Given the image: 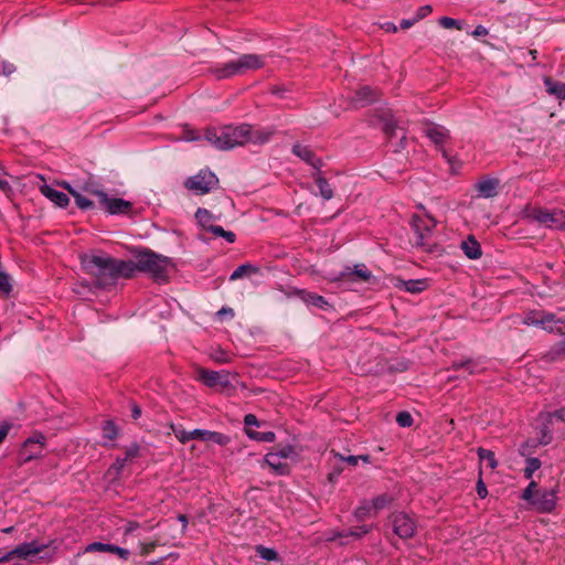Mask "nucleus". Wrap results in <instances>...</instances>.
<instances>
[{
	"label": "nucleus",
	"mask_w": 565,
	"mask_h": 565,
	"mask_svg": "<svg viewBox=\"0 0 565 565\" xmlns=\"http://www.w3.org/2000/svg\"><path fill=\"white\" fill-rule=\"evenodd\" d=\"M94 195L98 198L102 207L111 215L127 214L131 211L132 204L129 201L119 198H109L103 191H94Z\"/></svg>",
	"instance_id": "nucleus-10"
},
{
	"label": "nucleus",
	"mask_w": 565,
	"mask_h": 565,
	"mask_svg": "<svg viewBox=\"0 0 565 565\" xmlns=\"http://www.w3.org/2000/svg\"><path fill=\"white\" fill-rule=\"evenodd\" d=\"M499 180L493 178H486L478 181L475 185L478 196L490 199L498 194Z\"/></svg>",
	"instance_id": "nucleus-19"
},
{
	"label": "nucleus",
	"mask_w": 565,
	"mask_h": 565,
	"mask_svg": "<svg viewBox=\"0 0 565 565\" xmlns=\"http://www.w3.org/2000/svg\"><path fill=\"white\" fill-rule=\"evenodd\" d=\"M479 459L486 460L491 469H495L498 466V461L495 459L494 452L484 448L478 449Z\"/></svg>",
	"instance_id": "nucleus-38"
},
{
	"label": "nucleus",
	"mask_w": 565,
	"mask_h": 565,
	"mask_svg": "<svg viewBox=\"0 0 565 565\" xmlns=\"http://www.w3.org/2000/svg\"><path fill=\"white\" fill-rule=\"evenodd\" d=\"M258 271V268L256 266H253L250 264H243L239 265L230 276V280L234 281L237 279L243 278L244 276L248 274H256Z\"/></svg>",
	"instance_id": "nucleus-33"
},
{
	"label": "nucleus",
	"mask_w": 565,
	"mask_h": 565,
	"mask_svg": "<svg viewBox=\"0 0 565 565\" xmlns=\"http://www.w3.org/2000/svg\"><path fill=\"white\" fill-rule=\"evenodd\" d=\"M296 294L307 305H311L320 309H327L330 306L329 302L320 295L309 292L306 290H297Z\"/></svg>",
	"instance_id": "nucleus-23"
},
{
	"label": "nucleus",
	"mask_w": 565,
	"mask_h": 565,
	"mask_svg": "<svg viewBox=\"0 0 565 565\" xmlns=\"http://www.w3.org/2000/svg\"><path fill=\"white\" fill-rule=\"evenodd\" d=\"M397 286L411 294H419L428 287V282L425 279H411L402 281Z\"/></svg>",
	"instance_id": "nucleus-27"
},
{
	"label": "nucleus",
	"mask_w": 565,
	"mask_h": 565,
	"mask_svg": "<svg viewBox=\"0 0 565 565\" xmlns=\"http://www.w3.org/2000/svg\"><path fill=\"white\" fill-rule=\"evenodd\" d=\"M53 541L47 544H40L38 541L25 542L17 545L11 551L7 552L8 562L13 561L14 558H20L23 561H32V558L43 552L45 548L51 546Z\"/></svg>",
	"instance_id": "nucleus-8"
},
{
	"label": "nucleus",
	"mask_w": 565,
	"mask_h": 565,
	"mask_svg": "<svg viewBox=\"0 0 565 565\" xmlns=\"http://www.w3.org/2000/svg\"><path fill=\"white\" fill-rule=\"evenodd\" d=\"M476 490H477L479 498H481V499H484L488 495V490H487V487H486L481 476L479 477V480L477 482Z\"/></svg>",
	"instance_id": "nucleus-54"
},
{
	"label": "nucleus",
	"mask_w": 565,
	"mask_h": 565,
	"mask_svg": "<svg viewBox=\"0 0 565 565\" xmlns=\"http://www.w3.org/2000/svg\"><path fill=\"white\" fill-rule=\"evenodd\" d=\"M431 11H433V8L430 6H428V4L423 6V7L418 8L415 19L417 21H419V20L424 19L425 17H427L428 14H430Z\"/></svg>",
	"instance_id": "nucleus-53"
},
{
	"label": "nucleus",
	"mask_w": 565,
	"mask_h": 565,
	"mask_svg": "<svg viewBox=\"0 0 565 565\" xmlns=\"http://www.w3.org/2000/svg\"><path fill=\"white\" fill-rule=\"evenodd\" d=\"M556 489H542L536 491V495L529 501L533 509L541 513L552 512L557 502Z\"/></svg>",
	"instance_id": "nucleus-11"
},
{
	"label": "nucleus",
	"mask_w": 565,
	"mask_h": 565,
	"mask_svg": "<svg viewBox=\"0 0 565 565\" xmlns=\"http://www.w3.org/2000/svg\"><path fill=\"white\" fill-rule=\"evenodd\" d=\"M557 321L558 320L554 313L541 311L539 326H542L545 330L553 331L552 324Z\"/></svg>",
	"instance_id": "nucleus-36"
},
{
	"label": "nucleus",
	"mask_w": 565,
	"mask_h": 565,
	"mask_svg": "<svg viewBox=\"0 0 565 565\" xmlns=\"http://www.w3.org/2000/svg\"><path fill=\"white\" fill-rule=\"evenodd\" d=\"M9 430H10V425L9 424H4V425H2L0 427V444L7 437Z\"/></svg>",
	"instance_id": "nucleus-61"
},
{
	"label": "nucleus",
	"mask_w": 565,
	"mask_h": 565,
	"mask_svg": "<svg viewBox=\"0 0 565 565\" xmlns=\"http://www.w3.org/2000/svg\"><path fill=\"white\" fill-rule=\"evenodd\" d=\"M391 522L394 533L401 539H411L416 533V521L405 512L391 514Z\"/></svg>",
	"instance_id": "nucleus-9"
},
{
	"label": "nucleus",
	"mask_w": 565,
	"mask_h": 565,
	"mask_svg": "<svg viewBox=\"0 0 565 565\" xmlns=\"http://www.w3.org/2000/svg\"><path fill=\"white\" fill-rule=\"evenodd\" d=\"M292 153L311 166L317 172L320 171L323 166L322 160L317 158L315 152L307 146H302L300 143L294 145Z\"/></svg>",
	"instance_id": "nucleus-15"
},
{
	"label": "nucleus",
	"mask_w": 565,
	"mask_h": 565,
	"mask_svg": "<svg viewBox=\"0 0 565 565\" xmlns=\"http://www.w3.org/2000/svg\"><path fill=\"white\" fill-rule=\"evenodd\" d=\"M244 424H245L246 428H250L252 426H258L259 425L257 417L255 415H253V414L245 415Z\"/></svg>",
	"instance_id": "nucleus-56"
},
{
	"label": "nucleus",
	"mask_w": 565,
	"mask_h": 565,
	"mask_svg": "<svg viewBox=\"0 0 565 565\" xmlns=\"http://www.w3.org/2000/svg\"><path fill=\"white\" fill-rule=\"evenodd\" d=\"M139 546H140V554L142 556H146V555H148L149 553H151L156 548L157 542H148V543L141 542L139 544Z\"/></svg>",
	"instance_id": "nucleus-52"
},
{
	"label": "nucleus",
	"mask_w": 565,
	"mask_h": 565,
	"mask_svg": "<svg viewBox=\"0 0 565 565\" xmlns=\"http://www.w3.org/2000/svg\"><path fill=\"white\" fill-rule=\"evenodd\" d=\"M131 277L136 271H143L148 273L156 281L162 282L168 280V269L171 266V260L166 256L146 249L136 256L135 262L131 260Z\"/></svg>",
	"instance_id": "nucleus-4"
},
{
	"label": "nucleus",
	"mask_w": 565,
	"mask_h": 565,
	"mask_svg": "<svg viewBox=\"0 0 565 565\" xmlns=\"http://www.w3.org/2000/svg\"><path fill=\"white\" fill-rule=\"evenodd\" d=\"M209 232L215 236L225 238V241L228 243H234L236 239L235 233H233L231 231H225L220 225L209 226Z\"/></svg>",
	"instance_id": "nucleus-34"
},
{
	"label": "nucleus",
	"mask_w": 565,
	"mask_h": 565,
	"mask_svg": "<svg viewBox=\"0 0 565 565\" xmlns=\"http://www.w3.org/2000/svg\"><path fill=\"white\" fill-rule=\"evenodd\" d=\"M541 467V461L539 458H527L526 459V466H525V469H524V477L526 479H532L533 477V473L539 470Z\"/></svg>",
	"instance_id": "nucleus-42"
},
{
	"label": "nucleus",
	"mask_w": 565,
	"mask_h": 565,
	"mask_svg": "<svg viewBox=\"0 0 565 565\" xmlns=\"http://www.w3.org/2000/svg\"><path fill=\"white\" fill-rule=\"evenodd\" d=\"M271 451L274 454H277V456L280 457L282 460L291 458L296 454L294 446L289 444L277 445Z\"/></svg>",
	"instance_id": "nucleus-37"
},
{
	"label": "nucleus",
	"mask_w": 565,
	"mask_h": 565,
	"mask_svg": "<svg viewBox=\"0 0 565 565\" xmlns=\"http://www.w3.org/2000/svg\"><path fill=\"white\" fill-rule=\"evenodd\" d=\"M274 134L275 130L271 128L254 130L249 125L243 124L239 126L209 128L205 131L204 138L220 150H230L248 142L254 145L266 143Z\"/></svg>",
	"instance_id": "nucleus-1"
},
{
	"label": "nucleus",
	"mask_w": 565,
	"mask_h": 565,
	"mask_svg": "<svg viewBox=\"0 0 565 565\" xmlns=\"http://www.w3.org/2000/svg\"><path fill=\"white\" fill-rule=\"evenodd\" d=\"M375 514L371 501H363L354 511V515L359 521L366 520Z\"/></svg>",
	"instance_id": "nucleus-29"
},
{
	"label": "nucleus",
	"mask_w": 565,
	"mask_h": 565,
	"mask_svg": "<svg viewBox=\"0 0 565 565\" xmlns=\"http://www.w3.org/2000/svg\"><path fill=\"white\" fill-rule=\"evenodd\" d=\"M537 483L535 481H531L529 483V486L524 489L521 498L524 500V501H530L532 500L535 495H536V491H537Z\"/></svg>",
	"instance_id": "nucleus-44"
},
{
	"label": "nucleus",
	"mask_w": 565,
	"mask_h": 565,
	"mask_svg": "<svg viewBox=\"0 0 565 565\" xmlns=\"http://www.w3.org/2000/svg\"><path fill=\"white\" fill-rule=\"evenodd\" d=\"M392 501H393V498L388 494H381V495H377L376 498H374L371 501L372 505L374 508V513H376L377 511L390 505Z\"/></svg>",
	"instance_id": "nucleus-40"
},
{
	"label": "nucleus",
	"mask_w": 565,
	"mask_h": 565,
	"mask_svg": "<svg viewBox=\"0 0 565 565\" xmlns=\"http://www.w3.org/2000/svg\"><path fill=\"white\" fill-rule=\"evenodd\" d=\"M45 437L42 434H36L28 438L20 450V458L26 462L42 455Z\"/></svg>",
	"instance_id": "nucleus-13"
},
{
	"label": "nucleus",
	"mask_w": 565,
	"mask_h": 565,
	"mask_svg": "<svg viewBox=\"0 0 565 565\" xmlns=\"http://www.w3.org/2000/svg\"><path fill=\"white\" fill-rule=\"evenodd\" d=\"M85 273L92 276L99 288L116 284L118 278H130L131 260L117 259L106 254H86L81 256Z\"/></svg>",
	"instance_id": "nucleus-2"
},
{
	"label": "nucleus",
	"mask_w": 565,
	"mask_h": 565,
	"mask_svg": "<svg viewBox=\"0 0 565 565\" xmlns=\"http://www.w3.org/2000/svg\"><path fill=\"white\" fill-rule=\"evenodd\" d=\"M139 452V446L137 444L130 445L125 452V457L122 458V462L130 461L131 459L136 458Z\"/></svg>",
	"instance_id": "nucleus-48"
},
{
	"label": "nucleus",
	"mask_w": 565,
	"mask_h": 565,
	"mask_svg": "<svg viewBox=\"0 0 565 565\" xmlns=\"http://www.w3.org/2000/svg\"><path fill=\"white\" fill-rule=\"evenodd\" d=\"M546 422L552 423L553 419L565 423V407H561L554 412L546 413Z\"/></svg>",
	"instance_id": "nucleus-46"
},
{
	"label": "nucleus",
	"mask_w": 565,
	"mask_h": 565,
	"mask_svg": "<svg viewBox=\"0 0 565 565\" xmlns=\"http://www.w3.org/2000/svg\"><path fill=\"white\" fill-rule=\"evenodd\" d=\"M478 363L477 361L472 359L467 360H460L452 362L450 370L459 371V370H466L468 374H475L477 372Z\"/></svg>",
	"instance_id": "nucleus-30"
},
{
	"label": "nucleus",
	"mask_w": 565,
	"mask_h": 565,
	"mask_svg": "<svg viewBox=\"0 0 565 565\" xmlns=\"http://www.w3.org/2000/svg\"><path fill=\"white\" fill-rule=\"evenodd\" d=\"M436 227V221L429 215H414L412 218V228L415 234V245L430 250V237L434 228Z\"/></svg>",
	"instance_id": "nucleus-5"
},
{
	"label": "nucleus",
	"mask_w": 565,
	"mask_h": 565,
	"mask_svg": "<svg viewBox=\"0 0 565 565\" xmlns=\"http://www.w3.org/2000/svg\"><path fill=\"white\" fill-rule=\"evenodd\" d=\"M460 246L465 255L470 259H478L482 255L481 246L472 235L462 241Z\"/></svg>",
	"instance_id": "nucleus-22"
},
{
	"label": "nucleus",
	"mask_w": 565,
	"mask_h": 565,
	"mask_svg": "<svg viewBox=\"0 0 565 565\" xmlns=\"http://www.w3.org/2000/svg\"><path fill=\"white\" fill-rule=\"evenodd\" d=\"M11 290V277L6 271L0 270V291L9 295Z\"/></svg>",
	"instance_id": "nucleus-43"
},
{
	"label": "nucleus",
	"mask_w": 565,
	"mask_h": 565,
	"mask_svg": "<svg viewBox=\"0 0 565 565\" xmlns=\"http://www.w3.org/2000/svg\"><path fill=\"white\" fill-rule=\"evenodd\" d=\"M92 552H107L116 554L121 559H128L130 552L126 548H122L120 546L114 545V544H107L102 542H93L88 544L84 548V553H92Z\"/></svg>",
	"instance_id": "nucleus-16"
},
{
	"label": "nucleus",
	"mask_w": 565,
	"mask_h": 565,
	"mask_svg": "<svg viewBox=\"0 0 565 565\" xmlns=\"http://www.w3.org/2000/svg\"><path fill=\"white\" fill-rule=\"evenodd\" d=\"M265 462L277 473V475H287L289 472L288 465L285 460H282L280 457L277 456V454H274L273 451H269L265 456Z\"/></svg>",
	"instance_id": "nucleus-24"
},
{
	"label": "nucleus",
	"mask_w": 565,
	"mask_h": 565,
	"mask_svg": "<svg viewBox=\"0 0 565 565\" xmlns=\"http://www.w3.org/2000/svg\"><path fill=\"white\" fill-rule=\"evenodd\" d=\"M527 217L552 230H565V211L542 207L532 209Z\"/></svg>",
	"instance_id": "nucleus-6"
},
{
	"label": "nucleus",
	"mask_w": 565,
	"mask_h": 565,
	"mask_svg": "<svg viewBox=\"0 0 565 565\" xmlns=\"http://www.w3.org/2000/svg\"><path fill=\"white\" fill-rule=\"evenodd\" d=\"M396 422L401 427H409L413 425V417L408 412H399Z\"/></svg>",
	"instance_id": "nucleus-45"
},
{
	"label": "nucleus",
	"mask_w": 565,
	"mask_h": 565,
	"mask_svg": "<svg viewBox=\"0 0 565 565\" xmlns=\"http://www.w3.org/2000/svg\"><path fill=\"white\" fill-rule=\"evenodd\" d=\"M216 316L220 319H223L224 317L233 318L234 317V310L232 308L223 307L216 312Z\"/></svg>",
	"instance_id": "nucleus-58"
},
{
	"label": "nucleus",
	"mask_w": 565,
	"mask_h": 565,
	"mask_svg": "<svg viewBox=\"0 0 565 565\" xmlns=\"http://www.w3.org/2000/svg\"><path fill=\"white\" fill-rule=\"evenodd\" d=\"M489 31L487 28H484L483 25H478L476 26V29L472 31V35L475 38H480V36H486L488 35Z\"/></svg>",
	"instance_id": "nucleus-59"
},
{
	"label": "nucleus",
	"mask_w": 565,
	"mask_h": 565,
	"mask_svg": "<svg viewBox=\"0 0 565 565\" xmlns=\"http://www.w3.org/2000/svg\"><path fill=\"white\" fill-rule=\"evenodd\" d=\"M63 186L74 198L76 205L81 210H89V209H92L94 206L93 201H90L87 198L83 196L79 192H77L75 189H73L70 184L64 182Z\"/></svg>",
	"instance_id": "nucleus-28"
},
{
	"label": "nucleus",
	"mask_w": 565,
	"mask_h": 565,
	"mask_svg": "<svg viewBox=\"0 0 565 565\" xmlns=\"http://www.w3.org/2000/svg\"><path fill=\"white\" fill-rule=\"evenodd\" d=\"M171 429L175 436V438L181 443L185 444L192 439H198L204 441L206 437L207 430L205 429H193L191 431H188L183 429L181 426H174L171 425Z\"/></svg>",
	"instance_id": "nucleus-20"
},
{
	"label": "nucleus",
	"mask_w": 565,
	"mask_h": 565,
	"mask_svg": "<svg viewBox=\"0 0 565 565\" xmlns=\"http://www.w3.org/2000/svg\"><path fill=\"white\" fill-rule=\"evenodd\" d=\"M377 99V92L370 86H362L355 90L352 97V105L354 107H364Z\"/></svg>",
	"instance_id": "nucleus-18"
},
{
	"label": "nucleus",
	"mask_w": 565,
	"mask_h": 565,
	"mask_svg": "<svg viewBox=\"0 0 565 565\" xmlns=\"http://www.w3.org/2000/svg\"><path fill=\"white\" fill-rule=\"evenodd\" d=\"M102 433L105 439L114 440L118 435V429L114 422L106 420L102 426Z\"/></svg>",
	"instance_id": "nucleus-35"
},
{
	"label": "nucleus",
	"mask_w": 565,
	"mask_h": 565,
	"mask_svg": "<svg viewBox=\"0 0 565 565\" xmlns=\"http://www.w3.org/2000/svg\"><path fill=\"white\" fill-rule=\"evenodd\" d=\"M424 134L441 150L443 157L449 163H452V159L450 158L448 152L443 148L444 143L450 137L449 130L446 129L444 126L430 124L424 128Z\"/></svg>",
	"instance_id": "nucleus-12"
},
{
	"label": "nucleus",
	"mask_w": 565,
	"mask_h": 565,
	"mask_svg": "<svg viewBox=\"0 0 565 565\" xmlns=\"http://www.w3.org/2000/svg\"><path fill=\"white\" fill-rule=\"evenodd\" d=\"M41 193L58 207H66L70 203L67 194L47 184L40 188Z\"/></svg>",
	"instance_id": "nucleus-21"
},
{
	"label": "nucleus",
	"mask_w": 565,
	"mask_h": 565,
	"mask_svg": "<svg viewBox=\"0 0 565 565\" xmlns=\"http://www.w3.org/2000/svg\"><path fill=\"white\" fill-rule=\"evenodd\" d=\"M340 278L344 281H369L372 278V273L364 264H359L354 266L353 270L348 267L341 273Z\"/></svg>",
	"instance_id": "nucleus-17"
},
{
	"label": "nucleus",
	"mask_w": 565,
	"mask_h": 565,
	"mask_svg": "<svg viewBox=\"0 0 565 565\" xmlns=\"http://www.w3.org/2000/svg\"><path fill=\"white\" fill-rule=\"evenodd\" d=\"M342 460L347 461L351 466H356L360 460L364 462H370V457L366 456H348V457H341Z\"/></svg>",
	"instance_id": "nucleus-51"
},
{
	"label": "nucleus",
	"mask_w": 565,
	"mask_h": 565,
	"mask_svg": "<svg viewBox=\"0 0 565 565\" xmlns=\"http://www.w3.org/2000/svg\"><path fill=\"white\" fill-rule=\"evenodd\" d=\"M199 379L207 386L215 387L217 385L222 387H228L231 385L228 380V373L225 371H210L200 367L198 370Z\"/></svg>",
	"instance_id": "nucleus-14"
},
{
	"label": "nucleus",
	"mask_w": 565,
	"mask_h": 565,
	"mask_svg": "<svg viewBox=\"0 0 565 565\" xmlns=\"http://www.w3.org/2000/svg\"><path fill=\"white\" fill-rule=\"evenodd\" d=\"M7 172L4 171L3 167L0 164V190L4 193L9 192L11 190L10 183L6 179Z\"/></svg>",
	"instance_id": "nucleus-50"
},
{
	"label": "nucleus",
	"mask_w": 565,
	"mask_h": 565,
	"mask_svg": "<svg viewBox=\"0 0 565 565\" xmlns=\"http://www.w3.org/2000/svg\"><path fill=\"white\" fill-rule=\"evenodd\" d=\"M131 412H132V414H131L132 418H135V419H138L141 416V409L137 404L132 405Z\"/></svg>",
	"instance_id": "nucleus-64"
},
{
	"label": "nucleus",
	"mask_w": 565,
	"mask_h": 565,
	"mask_svg": "<svg viewBox=\"0 0 565 565\" xmlns=\"http://www.w3.org/2000/svg\"><path fill=\"white\" fill-rule=\"evenodd\" d=\"M541 311H530L525 315L523 323L526 326H539Z\"/></svg>",
	"instance_id": "nucleus-47"
},
{
	"label": "nucleus",
	"mask_w": 565,
	"mask_h": 565,
	"mask_svg": "<svg viewBox=\"0 0 565 565\" xmlns=\"http://www.w3.org/2000/svg\"><path fill=\"white\" fill-rule=\"evenodd\" d=\"M204 441H213L220 446H225L228 444L230 438L222 433L207 430Z\"/></svg>",
	"instance_id": "nucleus-39"
},
{
	"label": "nucleus",
	"mask_w": 565,
	"mask_h": 565,
	"mask_svg": "<svg viewBox=\"0 0 565 565\" xmlns=\"http://www.w3.org/2000/svg\"><path fill=\"white\" fill-rule=\"evenodd\" d=\"M370 531H371L370 525H362V526H359V527L352 530L350 532V535L355 536V537H361V536L367 534Z\"/></svg>",
	"instance_id": "nucleus-55"
},
{
	"label": "nucleus",
	"mask_w": 565,
	"mask_h": 565,
	"mask_svg": "<svg viewBox=\"0 0 565 565\" xmlns=\"http://www.w3.org/2000/svg\"><path fill=\"white\" fill-rule=\"evenodd\" d=\"M246 435L254 440L263 441V443H273L275 441L276 435L274 431H256L252 428L245 429Z\"/></svg>",
	"instance_id": "nucleus-31"
},
{
	"label": "nucleus",
	"mask_w": 565,
	"mask_h": 565,
	"mask_svg": "<svg viewBox=\"0 0 565 565\" xmlns=\"http://www.w3.org/2000/svg\"><path fill=\"white\" fill-rule=\"evenodd\" d=\"M217 184V177L209 170H201L195 175L188 178L184 182V186L188 190L199 195L209 193L211 190L215 189Z\"/></svg>",
	"instance_id": "nucleus-7"
},
{
	"label": "nucleus",
	"mask_w": 565,
	"mask_h": 565,
	"mask_svg": "<svg viewBox=\"0 0 565 565\" xmlns=\"http://www.w3.org/2000/svg\"><path fill=\"white\" fill-rule=\"evenodd\" d=\"M256 552H257L258 556L265 561L278 559V553L274 548L258 545L256 547Z\"/></svg>",
	"instance_id": "nucleus-41"
},
{
	"label": "nucleus",
	"mask_w": 565,
	"mask_h": 565,
	"mask_svg": "<svg viewBox=\"0 0 565 565\" xmlns=\"http://www.w3.org/2000/svg\"><path fill=\"white\" fill-rule=\"evenodd\" d=\"M138 527H139V523L138 522H136V521L127 522L125 527H124V535L127 536V535L131 534Z\"/></svg>",
	"instance_id": "nucleus-57"
},
{
	"label": "nucleus",
	"mask_w": 565,
	"mask_h": 565,
	"mask_svg": "<svg viewBox=\"0 0 565 565\" xmlns=\"http://www.w3.org/2000/svg\"><path fill=\"white\" fill-rule=\"evenodd\" d=\"M198 223L209 232V226H214L211 222L214 220L213 214L206 209H198L195 212Z\"/></svg>",
	"instance_id": "nucleus-32"
},
{
	"label": "nucleus",
	"mask_w": 565,
	"mask_h": 565,
	"mask_svg": "<svg viewBox=\"0 0 565 565\" xmlns=\"http://www.w3.org/2000/svg\"><path fill=\"white\" fill-rule=\"evenodd\" d=\"M396 125L392 121H388L384 126V131L387 136H392L395 131Z\"/></svg>",
	"instance_id": "nucleus-60"
},
{
	"label": "nucleus",
	"mask_w": 565,
	"mask_h": 565,
	"mask_svg": "<svg viewBox=\"0 0 565 565\" xmlns=\"http://www.w3.org/2000/svg\"><path fill=\"white\" fill-rule=\"evenodd\" d=\"M312 178L319 189L320 195L324 200H331L333 198V190L328 180L321 174L320 171L312 173Z\"/></svg>",
	"instance_id": "nucleus-25"
},
{
	"label": "nucleus",
	"mask_w": 565,
	"mask_h": 565,
	"mask_svg": "<svg viewBox=\"0 0 565 565\" xmlns=\"http://www.w3.org/2000/svg\"><path fill=\"white\" fill-rule=\"evenodd\" d=\"M544 86L550 95H553L558 99H565V83L553 81L550 77H545Z\"/></svg>",
	"instance_id": "nucleus-26"
},
{
	"label": "nucleus",
	"mask_w": 565,
	"mask_h": 565,
	"mask_svg": "<svg viewBox=\"0 0 565 565\" xmlns=\"http://www.w3.org/2000/svg\"><path fill=\"white\" fill-rule=\"evenodd\" d=\"M178 520L182 523V533L184 534L188 529V518L184 514H179Z\"/></svg>",
	"instance_id": "nucleus-63"
},
{
	"label": "nucleus",
	"mask_w": 565,
	"mask_h": 565,
	"mask_svg": "<svg viewBox=\"0 0 565 565\" xmlns=\"http://www.w3.org/2000/svg\"><path fill=\"white\" fill-rule=\"evenodd\" d=\"M265 64L264 55L243 54L236 60L212 66L210 73L220 81L260 70Z\"/></svg>",
	"instance_id": "nucleus-3"
},
{
	"label": "nucleus",
	"mask_w": 565,
	"mask_h": 565,
	"mask_svg": "<svg viewBox=\"0 0 565 565\" xmlns=\"http://www.w3.org/2000/svg\"><path fill=\"white\" fill-rule=\"evenodd\" d=\"M439 24L445 29L457 28L460 29L459 22L449 17H443L439 19Z\"/></svg>",
	"instance_id": "nucleus-49"
},
{
	"label": "nucleus",
	"mask_w": 565,
	"mask_h": 565,
	"mask_svg": "<svg viewBox=\"0 0 565 565\" xmlns=\"http://www.w3.org/2000/svg\"><path fill=\"white\" fill-rule=\"evenodd\" d=\"M417 22V20L414 18V19H404L401 21V28L402 29H408L411 28L412 25H414L415 23Z\"/></svg>",
	"instance_id": "nucleus-62"
}]
</instances>
